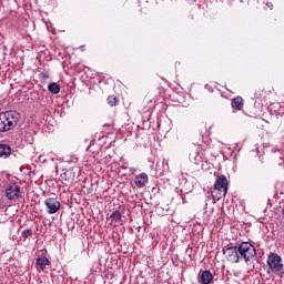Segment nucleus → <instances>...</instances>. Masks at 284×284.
<instances>
[{
    "instance_id": "obj_1",
    "label": "nucleus",
    "mask_w": 284,
    "mask_h": 284,
    "mask_svg": "<svg viewBox=\"0 0 284 284\" xmlns=\"http://www.w3.org/2000/svg\"><path fill=\"white\" fill-rule=\"evenodd\" d=\"M21 114L17 111H6L0 113V132H10L17 128Z\"/></svg>"
},
{
    "instance_id": "obj_2",
    "label": "nucleus",
    "mask_w": 284,
    "mask_h": 284,
    "mask_svg": "<svg viewBox=\"0 0 284 284\" xmlns=\"http://www.w3.org/2000/svg\"><path fill=\"white\" fill-rule=\"evenodd\" d=\"M230 186V182L225 175H220L216 178L213 190L211 191V196L214 202L221 201L223 196L227 194V187Z\"/></svg>"
},
{
    "instance_id": "obj_3",
    "label": "nucleus",
    "mask_w": 284,
    "mask_h": 284,
    "mask_svg": "<svg viewBox=\"0 0 284 284\" xmlns=\"http://www.w3.org/2000/svg\"><path fill=\"white\" fill-rule=\"evenodd\" d=\"M240 261L243 260L245 263L252 261V258H256V247L252 245L250 242H242L237 245Z\"/></svg>"
},
{
    "instance_id": "obj_4",
    "label": "nucleus",
    "mask_w": 284,
    "mask_h": 284,
    "mask_svg": "<svg viewBox=\"0 0 284 284\" xmlns=\"http://www.w3.org/2000/svg\"><path fill=\"white\" fill-rule=\"evenodd\" d=\"M226 261L230 263H241V255L239 254V246H224L222 250Z\"/></svg>"
},
{
    "instance_id": "obj_5",
    "label": "nucleus",
    "mask_w": 284,
    "mask_h": 284,
    "mask_svg": "<svg viewBox=\"0 0 284 284\" xmlns=\"http://www.w3.org/2000/svg\"><path fill=\"white\" fill-rule=\"evenodd\" d=\"M267 265L272 272H281L283 270V258L276 253H271L267 258Z\"/></svg>"
},
{
    "instance_id": "obj_6",
    "label": "nucleus",
    "mask_w": 284,
    "mask_h": 284,
    "mask_svg": "<svg viewBox=\"0 0 284 284\" xmlns=\"http://www.w3.org/2000/svg\"><path fill=\"white\" fill-rule=\"evenodd\" d=\"M6 196L9 201H17V199H21V187L17 183L7 185Z\"/></svg>"
},
{
    "instance_id": "obj_7",
    "label": "nucleus",
    "mask_w": 284,
    "mask_h": 284,
    "mask_svg": "<svg viewBox=\"0 0 284 284\" xmlns=\"http://www.w3.org/2000/svg\"><path fill=\"white\" fill-rule=\"evenodd\" d=\"M48 214H57L61 210V202L57 197H49L44 201Z\"/></svg>"
},
{
    "instance_id": "obj_8",
    "label": "nucleus",
    "mask_w": 284,
    "mask_h": 284,
    "mask_svg": "<svg viewBox=\"0 0 284 284\" xmlns=\"http://www.w3.org/2000/svg\"><path fill=\"white\" fill-rule=\"evenodd\" d=\"M214 280V275H212V272L207 271H200L199 273V282L201 284H210Z\"/></svg>"
},
{
    "instance_id": "obj_9",
    "label": "nucleus",
    "mask_w": 284,
    "mask_h": 284,
    "mask_svg": "<svg viewBox=\"0 0 284 284\" xmlns=\"http://www.w3.org/2000/svg\"><path fill=\"white\" fill-rule=\"evenodd\" d=\"M148 181H149L148 173H140L134 179V185L140 189L145 187V185H148Z\"/></svg>"
},
{
    "instance_id": "obj_10",
    "label": "nucleus",
    "mask_w": 284,
    "mask_h": 284,
    "mask_svg": "<svg viewBox=\"0 0 284 284\" xmlns=\"http://www.w3.org/2000/svg\"><path fill=\"white\" fill-rule=\"evenodd\" d=\"M51 264L52 263L48 257H38L36 260V270L38 272H43V270H45V267H48V265H51Z\"/></svg>"
},
{
    "instance_id": "obj_11",
    "label": "nucleus",
    "mask_w": 284,
    "mask_h": 284,
    "mask_svg": "<svg viewBox=\"0 0 284 284\" xmlns=\"http://www.w3.org/2000/svg\"><path fill=\"white\" fill-rule=\"evenodd\" d=\"M243 105H245V101L241 97H236L231 100V108L236 111L243 110Z\"/></svg>"
},
{
    "instance_id": "obj_12",
    "label": "nucleus",
    "mask_w": 284,
    "mask_h": 284,
    "mask_svg": "<svg viewBox=\"0 0 284 284\" xmlns=\"http://www.w3.org/2000/svg\"><path fill=\"white\" fill-rule=\"evenodd\" d=\"M12 154V149L8 144H0V159H8Z\"/></svg>"
},
{
    "instance_id": "obj_13",
    "label": "nucleus",
    "mask_w": 284,
    "mask_h": 284,
    "mask_svg": "<svg viewBox=\"0 0 284 284\" xmlns=\"http://www.w3.org/2000/svg\"><path fill=\"white\" fill-rule=\"evenodd\" d=\"M60 179L61 181L70 182L72 179H74V174L72 173V170L64 169L60 174Z\"/></svg>"
},
{
    "instance_id": "obj_14",
    "label": "nucleus",
    "mask_w": 284,
    "mask_h": 284,
    "mask_svg": "<svg viewBox=\"0 0 284 284\" xmlns=\"http://www.w3.org/2000/svg\"><path fill=\"white\" fill-rule=\"evenodd\" d=\"M48 90L51 94H59L61 92V85L57 82H52L48 85Z\"/></svg>"
},
{
    "instance_id": "obj_15",
    "label": "nucleus",
    "mask_w": 284,
    "mask_h": 284,
    "mask_svg": "<svg viewBox=\"0 0 284 284\" xmlns=\"http://www.w3.org/2000/svg\"><path fill=\"white\" fill-rule=\"evenodd\" d=\"M106 101L108 105L111 108H116V105H119V98H116V95H109Z\"/></svg>"
},
{
    "instance_id": "obj_16",
    "label": "nucleus",
    "mask_w": 284,
    "mask_h": 284,
    "mask_svg": "<svg viewBox=\"0 0 284 284\" xmlns=\"http://www.w3.org/2000/svg\"><path fill=\"white\" fill-rule=\"evenodd\" d=\"M110 220H111L113 223H121V212L114 211V212L110 215Z\"/></svg>"
},
{
    "instance_id": "obj_17",
    "label": "nucleus",
    "mask_w": 284,
    "mask_h": 284,
    "mask_svg": "<svg viewBox=\"0 0 284 284\" xmlns=\"http://www.w3.org/2000/svg\"><path fill=\"white\" fill-rule=\"evenodd\" d=\"M199 150L200 149L190 153V161H194L195 163H201V159L199 158Z\"/></svg>"
},
{
    "instance_id": "obj_18",
    "label": "nucleus",
    "mask_w": 284,
    "mask_h": 284,
    "mask_svg": "<svg viewBox=\"0 0 284 284\" xmlns=\"http://www.w3.org/2000/svg\"><path fill=\"white\" fill-rule=\"evenodd\" d=\"M21 236L24 239H30V236H32V229H27L22 231Z\"/></svg>"
},
{
    "instance_id": "obj_19",
    "label": "nucleus",
    "mask_w": 284,
    "mask_h": 284,
    "mask_svg": "<svg viewBox=\"0 0 284 284\" xmlns=\"http://www.w3.org/2000/svg\"><path fill=\"white\" fill-rule=\"evenodd\" d=\"M39 78H40V79H49V75H48V73H45V72H41V73L39 74Z\"/></svg>"
},
{
    "instance_id": "obj_20",
    "label": "nucleus",
    "mask_w": 284,
    "mask_h": 284,
    "mask_svg": "<svg viewBox=\"0 0 284 284\" xmlns=\"http://www.w3.org/2000/svg\"><path fill=\"white\" fill-rule=\"evenodd\" d=\"M129 172H130L131 174H136V169H135V168H130V169H129Z\"/></svg>"
}]
</instances>
